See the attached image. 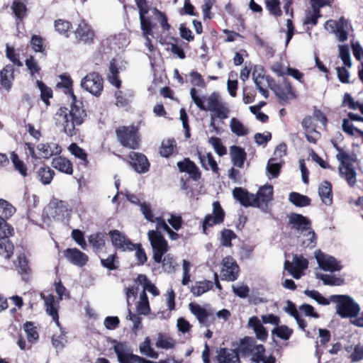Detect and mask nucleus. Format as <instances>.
I'll list each match as a JSON object with an SVG mask.
<instances>
[{"label":"nucleus","mask_w":363,"mask_h":363,"mask_svg":"<svg viewBox=\"0 0 363 363\" xmlns=\"http://www.w3.org/2000/svg\"><path fill=\"white\" fill-rule=\"evenodd\" d=\"M70 95L72 99L70 109L60 107L56 112L54 118L56 125L63 128L66 135L73 136L76 135L77 127L84 123L87 115L83 108L82 102L77 100L72 91Z\"/></svg>","instance_id":"obj_1"},{"label":"nucleus","mask_w":363,"mask_h":363,"mask_svg":"<svg viewBox=\"0 0 363 363\" xmlns=\"http://www.w3.org/2000/svg\"><path fill=\"white\" fill-rule=\"evenodd\" d=\"M156 230H149L147 237L153 250V259L155 262H161L162 257L168 251V244L160 230L167 232L169 227L161 217L155 218Z\"/></svg>","instance_id":"obj_2"},{"label":"nucleus","mask_w":363,"mask_h":363,"mask_svg":"<svg viewBox=\"0 0 363 363\" xmlns=\"http://www.w3.org/2000/svg\"><path fill=\"white\" fill-rule=\"evenodd\" d=\"M238 350L243 357L252 355V360L255 363H275L276 361L273 356H269L266 359L264 346L262 345H255L253 339L250 337H245L242 339Z\"/></svg>","instance_id":"obj_3"},{"label":"nucleus","mask_w":363,"mask_h":363,"mask_svg":"<svg viewBox=\"0 0 363 363\" xmlns=\"http://www.w3.org/2000/svg\"><path fill=\"white\" fill-rule=\"evenodd\" d=\"M334 147L337 151L336 159L339 161L338 171L340 176L347 181L348 184L353 186L356 182V172L352 167V157L349 153L343 151L337 144Z\"/></svg>","instance_id":"obj_4"},{"label":"nucleus","mask_w":363,"mask_h":363,"mask_svg":"<svg viewBox=\"0 0 363 363\" xmlns=\"http://www.w3.org/2000/svg\"><path fill=\"white\" fill-rule=\"evenodd\" d=\"M332 302L336 303V312L343 318L356 317L360 311V308L353 299L346 295H332L330 296Z\"/></svg>","instance_id":"obj_5"},{"label":"nucleus","mask_w":363,"mask_h":363,"mask_svg":"<svg viewBox=\"0 0 363 363\" xmlns=\"http://www.w3.org/2000/svg\"><path fill=\"white\" fill-rule=\"evenodd\" d=\"M190 95H191V97L193 101L196 105V106L200 110H202V111H211L222 102L220 95L216 92H213L210 96H208L207 97L206 96L203 97L204 101L206 102V105L204 104V101H203V99L197 95V91L195 89V87H192L191 89Z\"/></svg>","instance_id":"obj_6"},{"label":"nucleus","mask_w":363,"mask_h":363,"mask_svg":"<svg viewBox=\"0 0 363 363\" xmlns=\"http://www.w3.org/2000/svg\"><path fill=\"white\" fill-rule=\"evenodd\" d=\"M13 228L8 223H0V255L10 259L13 253V245L9 241V236L12 235Z\"/></svg>","instance_id":"obj_7"},{"label":"nucleus","mask_w":363,"mask_h":363,"mask_svg":"<svg viewBox=\"0 0 363 363\" xmlns=\"http://www.w3.org/2000/svg\"><path fill=\"white\" fill-rule=\"evenodd\" d=\"M103 78L96 72L86 74L81 82V86L96 96L101 95L103 90Z\"/></svg>","instance_id":"obj_8"},{"label":"nucleus","mask_w":363,"mask_h":363,"mask_svg":"<svg viewBox=\"0 0 363 363\" xmlns=\"http://www.w3.org/2000/svg\"><path fill=\"white\" fill-rule=\"evenodd\" d=\"M118 140L124 147L135 149L138 146V138L136 129L133 127L123 126L116 130Z\"/></svg>","instance_id":"obj_9"},{"label":"nucleus","mask_w":363,"mask_h":363,"mask_svg":"<svg viewBox=\"0 0 363 363\" xmlns=\"http://www.w3.org/2000/svg\"><path fill=\"white\" fill-rule=\"evenodd\" d=\"M269 87L275 93L276 96L281 100L287 101L296 98V95L292 91V87L288 81L284 79L280 85L274 83V80L269 77H266Z\"/></svg>","instance_id":"obj_10"},{"label":"nucleus","mask_w":363,"mask_h":363,"mask_svg":"<svg viewBox=\"0 0 363 363\" xmlns=\"http://www.w3.org/2000/svg\"><path fill=\"white\" fill-rule=\"evenodd\" d=\"M108 235L111 238L113 246L121 252H132L135 250V244L125 235V233L118 230L109 231Z\"/></svg>","instance_id":"obj_11"},{"label":"nucleus","mask_w":363,"mask_h":363,"mask_svg":"<svg viewBox=\"0 0 363 363\" xmlns=\"http://www.w3.org/2000/svg\"><path fill=\"white\" fill-rule=\"evenodd\" d=\"M224 218L225 212L219 201H214L213 203V213L206 215L203 219L202 224L203 232L206 234L208 228L223 223Z\"/></svg>","instance_id":"obj_12"},{"label":"nucleus","mask_w":363,"mask_h":363,"mask_svg":"<svg viewBox=\"0 0 363 363\" xmlns=\"http://www.w3.org/2000/svg\"><path fill=\"white\" fill-rule=\"evenodd\" d=\"M315 257L319 267L324 271L330 272H338L342 269L340 262L333 256L326 255L320 250L315 252Z\"/></svg>","instance_id":"obj_13"},{"label":"nucleus","mask_w":363,"mask_h":363,"mask_svg":"<svg viewBox=\"0 0 363 363\" xmlns=\"http://www.w3.org/2000/svg\"><path fill=\"white\" fill-rule=\"evenodd\" d=\"M239 266L231 257H225L222 260L221 276L223 280L235 281L239 275Z\"/></svg>","instance_id":"obj_14"},{"label":"nucleus","mask_w":363,"mask_h":363,"mask_svg":"<svg viewBox=\"0 0 363 363\" xmlns=\"http://www.w3.org/2000/svg\"><path fill=\"white\" fill-rule=\"evenodd\" d=\"M255 195L256 207L260 208L263 212L269 211L268 203L273 199V186L266 185L260 187Z\"/></svg>","instance_id":"obj_15"},{"label":"nucleus","mask_w":363,"mask_h":363,"mask_svg":"<svg viewBox=\"0 0 363 363\" xmlns=\"http://www.w3.org/2000/svg\"><path fill=\"white\" fill-rule=\"evenodd\" d=\"M308 267V261L302 257L294 255L292 262L286 260L284 263V269L296 279L303 275L302 271Z\"/></svg>","instance_id":"obj_16"},{"label":"nucleus","mask_w":363,"mask_h":363,"mask_svg":"<svg viewBox=\"0 0 363 363\" xmlns=\"http://www.w3.org/2000/svg\"><path fill=\"white\" fill-rule=\"evenodd\" d=\"M113 350L119 363H134L136 354L133 353V349L127 342H116Z\"/></svg>","instance_id":"obj_17"},{"label":"nucleus","mask_w":363,"mask_h":363,"mask_svg":"<svg viewBox=\"0 0 363 363\" xmlns=\"http://www.w3.org/2000/svg\"><path fill=\"white\" fill-rule=\"evenodd\" d=\"M189 308L191 313L196 316L201 325L208 327L214 320L213 313L200 305L191 303L189 304Z\"/></svg>","instance_id":"obj_18"},{"label":"nucleus","mask_w":363,"mask_h":363,"mask_svg":"<svg viewBox=\"0 0 363 363\" xmlns=\"http://www.w3.org/2000/svg\"><path fill=\"white\" fill-rule=\"evenodd\" d=\"M52 205L48 208V214L55 220L64 221L65 218L69 216L71 211L67 202L56 200L52 202Z\"/></svg>","instance_id":"obj_19"},{"label":"nucleus","mask_w":363,"mask_h":363,"mask_svg":"<svg viewBox=\"0 0 363 363\" xmlns=\"http://www.w3.org/2000/svg\"><path fill=\"white\" fill-rule=\"evenodd\" d=\"M63 255L67 261L79 267H84L89 260L88 256L77 248H67Z\"/></svg>","instance_id":"obj_20"},{"label":"nucleus","mask_w":363,"mask_h":363,"mask_svg":"<svg viewBox=\"0 0 363 363\" xmlns=\"http://www.w3.org/2000/svg\"><path fill=\"white\" fill-rule=\"evenodd\" d=\"M291 228L302 234L311 228V221L301 214L291 213L289 218Z\"/></svg>","instance_id":"obj_21"},{"label":"nucleus","mask_w":363,"mask_h":363,"mask_svg":"<svg viewBox=\"0 0 363 363\" xmlns=\"http://www.w3.org/2000/svg\"><path fill=\"white\" fill-rule=\"evenodd\" d=\"M128 157L131 160L133 168L139 174L147 172L150 168V163L146 156L142 153L130 152Z\"/></svg>","instance_id":"obj_22"},{"label":"nucleus","mask_w":363,"mask_h":363,"mask_svg":"<svg viewBox=\"0 0 363 363\" xmlns=\"http://www.w3.org/2000/svg\"><path fill=\"white\" fill-rule=\"evenodd\" d=\"M233 195L234 199L238 201L242 206L256 207L255 195L249 193L247 190L241 187H235L233 190Z\"/></svg>","instance_id":"obj_23"},{"label":"nucleus","mask_w":363,"mask_h":363,"mask_svg":"<svg viewBox=\"0 0 363 363\" xmlns=\"http://www.w3.org/2000/svg\"><path fill=\"white\" fill-rule=\"evenodd\" d=\"M74 33L76 38L84 43H92L94 38V30L84 21L79 23Z\"/></svg>","instance_id":"obj_24"},{"label":"nucleus","mask_w":363,"mask_h":363,"mask_svg":"<svg viewBox=\"0 0 363 363\" xmlns=\"http://www.w3.org/2000/svg\"><path fill=\"white\" fill-rule=\"evenodd\" d=\"M37 150L39 151L42 157L48 159L53 155L60 154L61 147L56 143H46L38 145Z\"/></svg>","instance_id":"obj_25"},{"label":"nucleus","mask_w":363,"mask_h":363,"mask_svg":"<svg viewBox=\"0 0 363 363\" xmlns=\"http://www.w3.org/2000/svg\"><path fill=\"white\" fill-rule=\"evenodd\" d=\"M218 363H240L238 353L231 349L221 348L217 355Z\"/></svg>","instance_id":"obj_26"},{"label":"nucleus","mask_w":363,"mask_h":363,"mask_svg":"<svg viewBox=\"0 0 363 363\" xmlns=\"http://www.w3.org/2000/svg\"><path fill=\"white\" fill-rule=\"evenodd\" d=\"M318 194L323 203L330 206L333 203L332 185L328 181H323L318 187Z\"/></svg>","instance_id":"obj_27"},{"label":"nucleus","mask_w":363,"mask_h":363,"mask_svg":"<svg viewBox=\"0 0 363 363\" xmlns=\"http://www.w3.org/2000/svg\"><path fill=\"white\" fill-rule=\"evenodd\" d=\"M13 72V66L11 65H7L0 72L1 84L6 90H9L11 86L12 82L14 79Z\"/></svg>","instance_id":"obj_28"},{"label":"nucleus","mask_w":363,"mask_h":363,"mask_svg":"<svg viewBox=\"0 0 363 363\" xmlns=\"http://www.w3.org/2000/svg\"><path fill=\"white\" fill-rule=\"evenodd\" d=\"M45 301V310L47 313L52 317V320L59 326V316L57 313V308L55 307V301L53 295L43 296H42Z\"/></svg>","instance_id":"obj_29"},{"label":"nucleus","mask_w":363,"mask_h":363,"mask_svg":"<svg viewBox=\"0 0 363 363\" xmlns=\"http://www.w3.org/2000/svg\"><path fill=\"white\" fill-rule=\"evenodd\" d=\"M52 166L60 172L67 174H72L73 172L72 164L65 157H57L53 158Z\"/></svg>","instance_id":"obj_30"},{"label":"nucleus","mask_w":363,"mask_h":363,"mask_svg":"<svg viewBox=\"0 0 363 363\" xmlns=\"http://www.w3.org/2000/svg\"><path fill=\"white\" fill-rule=\"evenodd\" d=\"M177 167L180 172L189 173L194 179L200 177L196 164L188 158L184 159V161L178 162Z\"/></svg>","instance_id":"obj_31"},{"label":"nucleus","mask_w":363,"mask_h":363,"mask_svg":"<svg viewBox=\"0 0 363 363\" xmlns=\"http://www.w3.org/2000/svg\"><path fill=\"white\" fill-rule=\"evenodd\" d=\"M230 156L234 166L239 168L243 167L244 162L246 159V152L244 149L238 146H232L230 147Z\"/></svg>","instance_id":"obj_32"},{"label":"nucleus","mask_w":363,"mask_h":363,"mask_svg":"<svg viewBox=\"0 0 363 363\" xmlns=\"http://www.w3.org/2000/svg\"><path fill=\"white\" fill-rule=\"evenodd\" d=\"M248 325L253 329L258 339L261 340L267 339L268 335L267 332L262 325V323L257 317H251L249 319Z\"/></svg>","instance_id":"obj_33"},{"label":"nucleus","mask_w":363,"mask_h":363,"mask_svg":"<svg viewBox=\"0 0 363 363\" xmlns=\"http://www.w3.org/2000/svg\"><path fill=\"white\" fill-rule=\"evenodd\" d=\"M198 157L200 160V163L201 166L205 169H211L213 172H216L218 169L216 162L215 161L211 153L208 152L206 154H203L202 152L198 151L197 152Z\"/></svg>","instance_id":"obj_34"},{"label":"nucleus","mask_w":363,"mask_h":363,"mask_svg":"<svg viewBox=\"0 0 363 363\" xmlns=\"http://www.w3.org/2000/svg\"><path fill=\"white\" fill-rule=\"evenodd\" d=\"M133 96L134 92L131 89L117 90L115 92L116 104L118 106H125L130 102Z\"/></svg>","instance_id":"obj_35"},{"label":"nucleus","mask_w":363,"mask_h":363,"mask_svg":"<svg viewBox=\"0 0 363 363\" xmlns=\"http://www.w3.org/2000/svg\"><path fill=\"white\" fill-rule=\"evenodd\" d=\"M213 284L211 281L204 280L196 281L191 288V292L195 296H199L212 289Z\"/></svg>","instance_id":"obj_36"},{"label":"nucleus","mask_w":363,"mask_h":363,"mask_svg":"<svg viewBox=\"0 0 363 363\" xmlns=\"http://www.w3.org/2000/svg\"><path fill=\"white\" fill-rule=\"evenodd\" d=\"M16 208L8 201L0 199V223H7L6 220L13 216Z\"/></svg>","instance_id":"obj_37"},{"label":"nucleus","mask_w":363,"mask_h":363,"mask_svg":"<svg viewBox=\"0 0 363 363\" xmlns=\"http://www.w3.org/2000/svg\"><path fill=\"white\" fill-rule=\"evenodd\" d=\"M289 201L297 207H306L311 204L309 197L294 191L289 194Z\"/></svg>","instance_id":"obj_38"},{"label":"nucleus","mask_w":363,"mask_h":363,"mask_svg":"<svg viewBox=\"0 0 363 363\" xmlns=\"http://www.w3.org/2000/svg\"><path fill=\"white\" fill-rule=\"evenodd\" d=\"M37 175L40 182L44 185H47L51 183L55 172L49 167H41L38 169Z\"/></svg>","instance_id":"obj_39"},{"label":"nucleus","mask_w":363,"mask_h":363,"mask_svg":"<svg viewBox=\"0 0 363 363\" xmlns=\"http://www.w3.org/2000/svg\"><path fill=\"white\" fill-rule=\"evenodd\" d=\"M118 68L117 67L115 60L111 62L109 67V73L108 74V82L117 89H119L121 84V80L118 77Z\"/></svg>","instance_id":"obj_40"},{"label":"nucleus","mask_w":363,"mask_h":363,"mask_svg":"<svg viewBox=\"0 0 363 363\" xmlns=\"http://www.w3.org/2000/svg\"><path fill=\"white\" fill-rule=\"evenodd\" d=\"M11 9L16 17L20 21H22L27 15L28 9L26 4L21 0H14L11 6Z\"/></svg>","instance_id":"obj_41"},{"label":"nucleus","mask_w":363,"mask_h":363,"mask_svg":"<svg viewBox=\"0 0 363 363\" xmlns=\"http://www.w3.org/2000/svg\"><path fill=\"white\" fill-rule=\"evenodd\" d=\"M211 118H219L221 120L226 119L229 117L230 110L224 102H221L214 109L211 111Z\"/></svg>","instance_id":"obj_42"},{"label":"nucleus","mask_w":363,"mask_h":363,"mask_svg":"<svg viewBox=\"0 0 363 363\" xmlns=\"http://www.w3.org/2000/svg\"><path fill=\"white\" fill-rule=\"evenodd\" d=\"M10 159L13 163L15 170L18 171L21 176L24 177H26L28 168L24 162L20 160L18 155L16 152H12L10 155Z\"/></svg>","instance_id":"obj_43"},{"label":"nucleus","mask_w":363,"mask_h":363,"mask_svg":"<svg viewBox=\"0 0 363 363\" xmlns=\"http://www.w3.org/2000/svg\"><path fill=\"white\" fill-rule=\"evenodd\" d=\"M139 315H147L150 312L148 298L145 292L143 291L140 296V301L136 306Z\"/></svg>","instance_id":"obj_44"},{"label":"nucleus","mask_w":363,"mask_h":363,"mask_svg":"<svg viewBox=\"0 0 363 363\" xmlns=\"http://www.w3.org/2000/svg\"><path fill=\"white\" fill-rule=\"evenodd\" d=\"M316 277L323 281L325 285L340 286L343 284L344 280L340 277L334 275L316 274Z\"/></svg>","instance_id":"obj_45"},{"label":"nucleus","mask_w":363,"mask_h":363,"mask_svg":"<svg viewBox=\"0 0 363 363\" xmlns=\"http://www.w3.org/2000/svg\"><path fill=\"white\" fill-rule=\"evenodd\" d=\"M176 143L172 139L164 140L162 142L160 153L164 157H168L174 152Z\"/></svg>","instance_id":"obj_46"},{"label":"nucleus","mask_w":363,"mask_h":363,"mask_svg":"<svg viewBox=\"0 0 363 363\" xmlns=\"http://www.w3.org/2000/svg\"><path fill=\"white\" fill-rule=\"evenodd\" d=\"M37 86L40 91V98L46 106L50 105L49 99L52 97V91L43 82L37 80Z\"/></svg>","instance_id":"obj_47"},{"label":"nucleus","mask_w":363,"mask_h":363,"mask_svg":"<svg viewBox=\"0 0 363 363\" xmlns=\"http://www.w3.org/2000/svg\"><path fill=\"white\" fill-rule=\"evenodd\" d=\"M230 126L231 131L238 136H244L248 133V130L235 118L230 120Z\"/></svg>","instance_id":"obj_48"},{"label":"nucleus","mask_w":363,"mask_h":363,"mask_svg":"<svg viewBox=\"0 0 363 363\" xmlns=\"http://www.w3.org/2000/svg\"><path fill=\"white\" fill-rule=\"evenodd\" d=\"M89 242L96 251L102 250L105 245L104 237L101 233L91 235L89 237Z\"/></svg>","instance_id":"obj_49"},{"label":"nucleus","mask_w":363,"mask_h":363,"mask_svg":"<svg viewBox=\"0 0 363 363\" xmlns=\"http://www.w3.org/2000/svg\"><path fill=\"white\" fill-rule=\"evenodd\" d=\"M140 352L145 354L146 356L157 359L158 357V354L155 352L150 346V339L147 337L144 342L140 345Z\"/></svg>","instance_id":"obj_50"},{"label":"nucleus","mask_w":363,"mask_h":363,"mask_svg":"<svg viewBox=\"0 0 363 363\" xmlns=\"http://www.w3.org/2000/svg\"><path fill=\"white\" fill-rule=\"evenodd\" d=\"M155 345L158 348L168 350L173 348L175 343L172 338L164 337L162 333H159Z\"/></svg>","instance_id":"obj_51"},{"label":"nucleus","mask_w":363,"mask_h":363,"mask_svg":"<svg viewBox=\"0 0 363 363\" xmlns=\"http://www.w3.org/2000/svg\"><path fill=\"white\" fill-rule=\"evenodd\" d=\"M55 28L60 34L68 37L72 24L67 21L59 19L55 21Z\"/></svg>","instance_id":"obj_52"},{"label":"nucleus","mask_w":363,"mask_h":363,"mask_svg":"<svg viewBox=\"0 0 363 363\" xmlns=\"http://www.w3.org/2000/svg\"><path fill=\"white\" fill-rule=\"evenodd\" d=\"M304 294L314 299L318 302V303L323 305V306H328L330 304V298L328 299L322 296L320 293H319L318 291L315 290H306L304 291Z\"/></svg>","instance_id":"obj_53"},{"label":"nucleus","mask_w":363,"mask_h":363,"mask_svg":"<svg viewBox=\"0 0 363 363\" xmlns=\"http://www.w3.org/2000/svg\"><path fill=\"white\" fill-rule=\"evenodd\" d=\"M23 329L26 333L27 338L29 342H33L38 339V333L37 332L36 328L33 325L31 322H26L23 325Z\"/></svg>","instance_id":"obj_54"},{"label":"nucleus","mask_w":363,"mask_h":363,"mask_svg":"<svg viewBox=\"0 0 363 363\" xmlns=\"http://www.w3.org/2000/svg\"><path fill=\"white\" fill-rule=\"evenodd\" d=\"M302 235L305 238L302 241L303 245L306 247H314L316 244V236L314 231L311 228Z\"/></svg>","instance_id":"obj_55"},{"label":"nucleus","mask_w":363,"mask_h":363,"mask_svg":"<svg viewBox=\"0 0 363 363\" xmlns=\"http://www.w3.org/2000/svg\"><path fill=\"white\" fill-rule=\"evenodd\" d=\"M293 330L286 325L277 326L272 330V335H276L279 338L287 340L291 337Z\"/></svg>","instance_id":"obj_56"},{"label":"nucleus","mask_w":363,"mask_h":363,"mask_svg":"<svg viewBox=\"0 0 363 363\" xmlns=\"http://www.w3.org/2000/svg\"><path fill=\"white\" fill-rule=\"evenodd\" d=\"M68 150L72 155H73L75 157L82 160L85 164L87 163V155L85 151L79 147L76 143H72L69 147Z\"/></svg>","instance_id":"obj_57"},{"label":"nucleus","mask_w":363,"mask_h":363,"mask_svg":"<svg viewBox=\"0 0 363 363\" xmlns=\"http://www.w3.org/2000/svg\"><path fill=\"white\" fill-rule=\"evenodd\" d=\"M117 255L116 254L109 255L106 259H101V265L109 269V270H115L118 268L117 261Z\"/></svg>","instance_id":"obj_58"},{"label":"nucleus","mask_w":363,"mask_h":363,"mask_svg":"<svg viewBox=\"0 0 363 363\" xmlns=\"http://www.w3.org/2000/svg\"><path fill=\"white\" fill-rule=\"evenodd\" d=\"M266 7L270 13L276 16H281L282 12L280 9L279 0H266Z\"/></svg>","instance_id":"obj_59"},{"label":"nucleus","mask_w":363,"mask_h":363,"mask_svg":"<svg viewBox=\"0 0 363 363\" xmlns=\"http://www.w3.org/2000/svg\"><path fill=\"white\" fill-rule=\"evenodd\" d=\"M280 169L281 164L277 162L276 158H271L269 160L267 165V170L273 176V177H277L279 175Z\"/></svg>","instance_id":"obj_60"},{"label":"nucleus","mask_w":363,"mask_h":363,"mask_svg":"<svg viewBox=\"0 0 363 363\" xmlns=\"http://www.w3.org/2000/svg\"><path fill=\"white\" fill-rule=\"evenodd\" d=\"M236 237L235 233L231 230H223L221 232L220 243L225 247H231L232 239Z\"/></svg>","instance_id":"obj_61"},{"label":"nucleus","mask_w":363,"mask_h":363,"mask_svg":"<svg viewBox=\"0 0 363 363\" xmlns=\"http://www.w3.org/2000/svg\"><path fill=\"white\" fill-rule=\"evenodd\" d=\"M208 141L218 155L222 156L226 154V148L223 145L220 138L211 137Z\"/></svg>","instance_id":"obj_62"},{"label":"nucleus","mask_w":363,"mask_h":363,"mask_svg":"<svg viewBox=\"0 0 363 363\" xmlns=\"http://www.w3.org/2000/svg\"><path fill=\"white\" fill-rule=\"evenodd\" d=\"M26 65L29 71L30 74L32 77H35V74H38L40 70L38 62L34 59L33 56H30L26 59Z\"/></svg>","instance_id":"obj_63"},{"label":"nucleus","mask_w":363,"mask_h":363,"mask_svg":"<svg viewBox=\"0 0 363 363\" xmlns=\"http://www.w3.org/2000/svg\"><path fill=\"white\" fill-rule=\"evenodd\" d=\"M6 55L15 65L23 66V63L19 60V55L15 52L13 48H11L8 45H6Z\"/></svg>","instance_id":"obj_64"}]
</instances>
